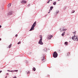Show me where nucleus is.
I'll return each instance as SVG.
<instances>
[{"label": "nucleus", "mask_w": 78, "mask_h": 78, "mask_svg": "<svg viewBox=\"0 0 78 78\" xmlns=\"http://www.w3.org/2000/svg\"><path fill=\"white\" fill-rule=\"evenodd\" d=\"M36 25V21H35L34 23L32 26L31 27V28L30 30V31H32V30H33L34 28V27Z\"/></svg>", "instance_id": "1"}, {"label": "nucleus", "mask_w": 78, "mask_h": 78, "mask_svg": "<svg viewBox=\"0 0 78 78\" xmlns=\"http://www.w3.org/2000/svg\"><path fill=\"white\" fill-rule=\"evenodd\" d=\"M72 38L73 40L74 41H78V36H75V35H74Z\"/></svg>", "instance_id": "2"}, {"label": "nucleus", "mask_w": 78, "mask_h": 78, "mask_svg": "<svg viewBox=\"0 0 78 78\" xmlns=\"http://www.w3.org/2000/svg\"><path fill=\"white\" fill-rule=\"evenodd\" d=\"M53 56L54 58H57V56H58V53H57V52H54V54L53 55Z\"/></svg>", "instance_id": "3"}, {"label": "nucleus", "mask_w": 78, "mask_h": 78, "mask_svg": "<svg viewBox=\"0 0 78 78\" xmlns=\"http://www.w3.org/2000/svg\"><path fill=\"white\" fill-rule=\"evenodd\" d=\"M42 39H41L38 42V44L40 45H43V42H42Z\"/></svg>", "instance_id": "4"}, {"label": "nucleus", "mask_w": 78, "mask_h": 78, "mask_svg": "<svg viewBox=\"0 0 78 78\" xmlns=\"http://www.w3.org/2000/svg\"><path fill=\"white\" fill-rule=\"evenodd\" d=\"M21 3H27V1L24 0L22 1Z\"/></svg>", "instance_id": "5"}, {"label": "nucleus", "mask_w": 78, "mask_h": 78, "mask_svg": "<svg viewBox=\"0 0 78 78\" xmlns=\"http://www.w3.org/2000/svg\"><path fill=\"white\" fill-rule=\"evenodd\" d=\"M53 35H51L49 36V37L48 38L49 39H51V38L52 37H53Z\"/></svg>", "instance_id": "6"}, {"label": "nucleus", "mask_w": 78, "mask_h": 78, "mask_svg": "<svg viewBox=\"0 0 78 78\" xmlns=\"http://www.w3.org/2000/svg\"><path fill=\"white\" fill-rule=\"evenodd\" d=\"M11 3H9L8 5V8H10V6H11Z\"/></svg>", "instance_id": "7"}, {"label": "nucleus", "mask_w": 78, "mask_h": 78, "mask_svg": "<svg viewBox=\"0 0 78 78\" xmlns=\"http://www.w3.org/2000/svg\"><path fill=\"white\" fill-rule=\"evenodd\" d=\"M44 51H46L47 50V49L46 48H44Z\"/></svg>", "instance_id": "8"}, {"label": "nucleus", "mask_w": 78, "mask_h": 78, "mask_svg": "<svg viewBox=\"0 0 78 78\" xmlns=\"http://www.w3.org/2000/svg\"><path fill=\"white\" fill-rule=\"evenodd\" d=\"M11 46H12V44H10L9 46V48H10L11 47Z\"/></svg>", "instance_id": "9"}, {"label": "nucleus", "mask_w": 78, "mask_h": 78, "mask_svg": "<svg viewBox=\"0 0 78 78\" xmlns=\"http://www.w3.org/2000/svg\"><path fill=\"white\" fill-rule=\"evenodd\" d=\"M12 14V12H9L8 14L9 15H11Z\"/></svg>", "instance_id": "10"}, {"label": "nucleus", "mask_w": 78, "mask_h": 78, "mask_svg": "<svg viewBox=\"0 0 78 78\" xmlns=\"http://www.w3.org/2000/svg\"><path fill=\"white\" fill-rule=\"evenodd\" d=\"M40 38H41L40 39L42 40V35L40 36Z\"/></svg>", "instance_id": "11"}, {"label": "nucleus", "mask_w": 78, "mask_h": 78, "mask_svg": "<svg viewBox=\"0 0 78 78\" xmlns=\"http://www.w3.org/2000/svg\"><path fill=\"white\" fill-rule=\"evenodd\" d=\"M56 2H54V3H53V5H56Z\"/></svg>", "instance_id": "12"}, {"label": "nucleus", "mask_w": 78, "mask_h": 78, "mask_svg": "<svg viewBox=\"0 0 78 78\" xmlns=\"http://www.w3.org/2000/svg\"><path fill=\"white\" fill-rule=\"evenodd\" d=\"M64 34H65V32H63L61 35L62 36H64Z\"/></svg>", "instance_id": "13"}, {"label": "nucleus", "mask_w": 78, "mask_h": 78, "mask_svg": "<svg viewBox=\"0 0 78 78\" xmlns=\"http://www.w3.org/2000/svg\"><path fill=\"white\" fill-rule=\"evenodd\" d=\"M33 70L34 71H36V68L34 67L33 68Z\"/></svg>", "instance_id": "14"}, {"label": "nucleus", "mask_w": 78, "mask_h": 78, "mask_svg": "<svg viewBox=\"0 0 78 78\" xmlns=\"http://www.w3.org/2000/svg\"><path fill=\"white\" fill-rule=\"evenodd\" d=\"M66 30H67V29H63V30H62V31H66Z\"/></svg>", "instance_id": "15"}, {"label": "nucleus", "mask_w": 78, "mask_h": 78, "mask_svg": "<svg viewBox=\"0 0 78 78\" xmlns=\"http://www.w3.org/2000/svg\"><path fill=\"white\" fill-rule=\"evenodd\" d=\"M53 7H51L50 8V10H52V9H53Z\"/></svg>", "instance_id": "16"}, {"label": "nucleus", "mask_w": 78, "mask_h": 78, "mask_svg": "<svg viewBox=\"0 0 78 78\" xmlns=\"http://www.w3.org/2000/svg\"><path fill=\"white\" fill-rule=\"evenodd\" d=\"M65 44H66V45H67V44H68V42H66L65 43Z\"/></svg>", "instance_id": "17"}, {"label": "nucleus", "mask_w": 78, "mask_h": 78, "mask_svg": "<svg viewBox=\"0 0 78 78\" xmlns=\"http://www.w3.org/2000/svg\"><path fill=\"white\" fill-rule=\"evenodd\" d=\"M69 55H70V53L68 52V53H67V56H69Z\"/></svg>", "instance_id": "18"}, {"label": "nucleus", "mask_w": 78, "mask_h": 78, "mask_svg": "<svg viewBox=\"0 0 78 78\" xmlns=\"http://www.w3.org/2000/svg\"><path fill=\"white\" fill-rule=\"evenodd\" d=\"M14 72H18V70H14Z\"/></svg>", "instance_id": "19"}, {"label": "nucleus", "mask_w": 78, "mask_h": 78, "mask_svg": "<svg viewBox=\"0 0 78 78\" xmlns=\"http://www.w3.org/2000/svg\"><path fill=\"white\" fill-rule=\"evenodd\" d=\"M21 44V42H20V41L17 44Z\"/></svg>", "instance_id": "20"}, {"label": "nucleus", "mask_w": 78, "mask_h": 78, "mask_svg": "<svg viewBox=\"0 0 78 78\" xmlns=\"http://www.w3.org/2000/svg\"><path fill=\"white\" fill-rule=\"evenodd\" d=\"M75 12V10H73L71 13H73Z\"/></svg>", "instance_id": "21"}, {"label": "nucleus", "mask_w": 78, "mask_h": 78, "mask_svg": "<svg viewBox=\"0 0 78 78\" xmlns=\"http://www.w3.org/2000/svg\"><path fill=\"white\" fill-rule=\"evenodd\" d=\"M44 59V57H43V59H42V61H43Z\"/></svg>", "instance_id": "22"}, {"label": "nucleus", "mask_w": 78, "mask_h": 78, "mask_svg": "<svg viewBox=\"0 0 78 78\" xmlns=\"http://www.w3.org/2000/svg\"><path fill=\"white\" fill-rule=\"evenodd\" d=\"M50 0H49L48 2H47V3H50Z\"/></svg>", "instance_id": "23"}, {"label": "nucleus", "mask_w": 78, "mask_h": 78, "mask_svg": "<svg viewBox=\"0 0 78 78\" xmlns=\"http://www.w3.org/2000/svg\"><path fill=\"white\" fill-rule=\"evenodd\" d=\"M10 72H14V70H12V71H10Z\"/></svg>", "instance_id": "24"}, {"label": "nucleus", "mask_w": 78, "mask_h": 78, "mask_svg": "<svg viewBox=\"0 0 78 78\" xmlns=\"http://www.w3.org/2000/svg\"><path fill=\"white\" fill-rule=\"evenodd\" d=\"M56 13L57 14H58V13H59V11H57Z\"/></svg>", "instance_id": "25"}, {"label": "nucleus", "mask_w": 78, "mask_h": 78, "mask_svg": "<svg viewBox=\"0 0 78 78\" xmlns=\"http://www.w3.org/2000/svg\"><path fill=\"white\" fill-rule=\"evenodd\" d=\"M76 32L75 31L74 32H73V33H74V35H75V34H76Z\"/></svg>", "instance_id": "26"}, {"label": "nucleus", "mask_w": 78, "mask_h": 78, "mask_svg": "<svg viewBox=\"0 0 78 78\" xmlns=\"http://www.w3.org/2000/svg\"><path fill=\"white\" fill-rule=\"evenodd\" d=\"M13 78H17V77H16V76H15L13 77Z\"/></svg>", "instance_id": "27"}, {"label": "nucleus", "mask_w": 78, "mask_h": 78, "mask_svg": "<svg viewBox=\"0 0 78 78\" xmlns=\"http://www.w3.org/2000/svg\"><path fill=\"white\" fill-rule=\"evenodd\" d=\"M18 35L17 34H16V35L15 36L16 37H17L18 36Z\"/></svg>", "instance_id": "28"}, {"label": "nucleus", "mask_w": 78, "mask_h": 78, "mask_svg": "<svg viewBox=\"0 0 78 78\" xmlns=\"http://www.w3.org/2000/svg\"><path fill=\"white\" fill-rule=\"evenodd\" d=\"M30 73V72H28L27 73L28 74V73Z\"/></svg>", "instance_id": "29"}, {"label": "nucleus", "mask_w": 78, "mask_h": 78, "mask_svg": "<svg viewBox=\"0 0 78 78\" xmlns=\"http://www.w3.org/2000/svg\"><path fill=\"white\" fill-rule=\"evenodd\" d=\"M1 72H2V71H0V73H1Z\"/></svg>", "instance_id": "30"}, {"label": "nucleus", "mask_w": 78, "mask_h": 78, "mask_svg": "<svg viewBox=\"0 0 78 78\" xmlns=\"http://www.w3.org/2000/svg\"><path fill=\"white\" fill-rule=\"evenodd\" d=\"M50 10H49V12H48V13H50Z\"/></svg>", "instance_id": "31"}, {"label": "nucleus", "mask_w": 78, "mask_h": 78, "mask_svg": "<svg viewBox=\"0 0 78 78\" xmlns=\"http://www.w3.org/2000/svg\"><path fill=\"white\" fill-rule=\"evenodd\" d=\"M7 71L8 72H11V71H9V70H8Z\"/></svg>", "instance_id": "32"}, {"label": "nucleus", "mask_w": 78, "mask_h": 78, "mask_svg": "<svg viewBox=\"0 0 78 78\" xmlns=\"http://www.w3.org/2000/svg\"><path fill=\"white\" fill-rule=\"evenodd\" d=\"M2 27V26H0V28Z\"/></svg>", "instance_id": "33"}, {"label": "nucleus", "mask_w": 78, "mask_h": 78, "mask_svg": "<svg viewBox=\"0 0 78 78\" xmlns=\"http://www.w3.org/2000/svg\"><path fill=\"white\" fill-rule=\"evenodd\" d=\"M7 75H9V74L8 73H7Z\"/></svg>", "instance_id": "34"}, {"label": "nucleus", "mask_w": 78, "mask_h": 78, "mask_svg": "<svg viewBox=\"0 0 78 78\" xmlns=\"http://www.w3.org/2000/svg\"><path fill=\"white\" fill-rule=\"evenodd\" d=\"M1 40H2V39L0 38V41H1Z\"/></svg>", "instance_id": "35"}, {"label": "nucleus", "mask_w": 78, "mask_h": 78, "mask_svg": "<svg viewBox=\"0 0 78 78\" xmlns=\"http://www.w3.org/2000/svg\"><path fill=\"white\" fill-rule=\"evenodd\" d=\"M59 1H60V0H58V2H59Z\"/></svg>", "instance_id": "36"}, {"label": "nucleus", "mask_w": 78, "mask_h": 78, "mask_svg": "<svg viewBox=\"0 0 78 78\" xmlns=\"http://www.w3.org/2000/svg\"><path fill=\"white\" fill-rule=\"evenodd\" d=\"M7 76H6V77H5V78H7Z\"/></svg>", "instance_id": "37"}]
</instances>
